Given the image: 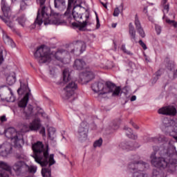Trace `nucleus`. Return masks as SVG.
<instances>
[{"mask_svg":"<svg viewBox=\"0 0 177 177\" xmlns=\"http://www.w3.org/2000/svg\"><path fill=\"white\" fill-rule=\"evenodd\" d=\"M6 136L8 139L13 140L15 146L17 147H21V143H23V135L17 133L16 129L13 127L8 129L6 131Z\"/></svg>","mask_w":177,"mask_h":177,"instance_id":"nucleus-10","label":"nucleus"},{"mask_svg":"<svg viewBox=\"0 0 177 177\" xmlns=\"http://www.w3.org/2000/svg\"><path fill=\"white\" fill-rule=\"evenodd\" d=\"M28 169L30 174H35L37 172V167L34 166H31L30 167L28 168Z\"/></svg>","mask_w":177,"mask_h":177,"instance_id":"nucleus-45","label":"nucleus"},{"mask_svg":"<svg viewBox=\"0 0 177 177\" xmlns=\"http://www.w3.org/2000/svg\"><path fill=\"white\" fill-rule=\"evenodd\" d=\"M174 120H169L168 118H165L162 120V124L165 128H170L172 125Z\"/></svg>","mask_w":177,"mask_h":177,"instance_id":"nucleus-27","label":"nucleus"},{"mask_svg":"<svg viewBox=\"0 0 177 177\" xmlns=\"http://www.w3.org/2000/svg\"><path fill=\"white\" fill-rule=\"evenodd\" d=\"M168 2V0H162V5L163 6V13L165 15V13H168L169 12V4L167 3Z\"/></svg>","mask_w":177,"mask_h":177,"instance_id":"nucleus-31","label":"nucleus"},{"mask_svg":"<svg viewBox=\"0 0 177 177\" xmlns=\"http://www.w3.org/2000/svg\"><path fill=\"white\" fill-rule=\"evenodd\" d=\"M138 44H140V46H142L144 50H146V49H147V46H146V44H145L142 40H139Z\"/></svg>","mask_w":177,"mask_h":177,"instance_id":"nucleus-43","label":"nucleus"},{"mask_svg":"<svg viewBox=\"0 0 177 177\" xmlns=\"http://www.w3.org/2000/svg\"><path fill=\"white\" fill-rule=\"evenodd\" d=\"M149 167V164L143 162L142 161H132L129 163L127 167V171L132 172L133 175L134 172H142L145 168Z\"/></svg>","mask_w":177,"mask_h":177,"instance_id":"nucleus-12","label":"nucleus"},{"mask_svg":"<svg viewBox=\"0 0 177 177\" xmlns=\"http://www.w3.org/2000/svg\"><path fill=\"white\" fill-rule=\"evenodd\" d=\"M155 30L158 35H160V34H161V27L160 26V25H156Z\"/></svg>","mask_w":177,"mask_h":177,"instance_id":"nucleus-44","label":"nucleus"},{"mask_svg":"<svg viewBox=\"0 0 177 177\" xmlns=\"http://www.w3.org/2000/svg\"><path fill=\"white\" fill-rule=\"evenodd\" d=\"M100 2L101 5L105 8V9H107V1L104 0V1H103V0H100Z\"/></svg>","mask_w":177,"mask_h":177,"instance_id":"nucleus-47","label":"nucleus"},{"mask_svg":"<svg viewBox=\"0 0 177 177\" xmlns=\"http://www.w3.org/2000/svg\"><path fill=\"white\" fill-rule=\"evenodd\" d=\"M169 129H171L172 132H174V133H177V123H176V122L174 121L173 123H171V125L170 126Z\"/></svg>","mask_w":177,"mask_h":177,"instance_id":"nucleus-39","label":"nucleus"},{"mask_svg":"<svg viewBox=\"0 0 177 177\" xmlns=\"http://www.w3.org/2000/svg\"><path fill=\"white\" fill-rule=\"evenodd\" d=\"M91 89L95 93H98L100 97H102L103 95H107V93H112V96H118L121 92V88L115 86L111 82H106L105 84L94 83L91 85Z\"/></svg>","mask_w":177,"mask_h":177,"instance_id":"nucleus-3","label":"nucleus"},{"mask_svg":"<svg viewBox=\"0 0 177 177\" xmlns=\"http://www.w3.org/2000/svg\"><path fill=\"white\" fill-rule=\"evenodd\" d=\"M112 128H113V129H114V131H115L116 129H118V128H120V123L113 124Z\"/></svg>","mask_w":177,"mask_h":177,"instance_id":"nucleus-53","label":"nucleus"},{"mask_svg":"<svg viewBox=\"0 0 177 177\" xmlns=\"http://www.w3.org/2000/svg\"><path fill=\"white\" fill-rule=\"evenodd\" d=\"M89 78H90V81L91 80H93L95 78V73H93V72L92 71L89 72Z\"/></svg>","mask_w":177,"mask_h":177,"instance_id":"nucleus-50","label":"nucleus"},{"mask_svg":"<svg viewBox=\"0 0 177 177\" xmlns=\"http://www.w3.org/2000/svg\"><path fill=\"white\" fill-rule=\"evenodd\" d=\"M24 165V161H18L13 165V169L15 172H21V168Z\"/></svg>","mask_w":177,"mask_h":177,"instance_id":"nucleus-25","label":"nucleus"},{"mask_svg":"<svg viewBox=\"0 0 177 177\" xmlns=\"http://www.w3.org/2000/svg\"><path fill=\"white\" fill-rule=\"evenodd\" d=\"M151 5H153V3H151Z\"/></svg>","mask_w":177,"mask_h":177,"instance_id":"nucleus-64","label":"nucleus"},{"mask_svg":"<svg viewBox=\"0 0 177 177\" xmlns=\"http://www.w3.org/2000/svg\"><path fill=\"white\" fill-rule=\"evenodd\" d=\"M0 121L1 122H6V121H8V119L6 118V115H3L1 116Z\"/></svg>","mask_w":177,"mask_h":177,"instance_id":"nucleus-48","label":"nucleus"},{"mask_svg":"<svg viewBox=\"0 0 177 177\" xmlns=\"http://www.w3.org/2000/svg\"><path fill=\"white\" fill-rule=\"evenodd\" d=\"M41 128V120L38 118L34 119L32 122L23 124V130L24 132H30V131H38Z\"/></svg>","mask_w":177,"mask_h":177,"instance_id":"nucleus-14","label":"nucleus"},{"mask_svg":"<svg viewBox=\"0 0 177 177\" xmlns=\"http://www.w3.org/2000/svg\"><path fill=\"white\" fill-rule=\"evenodd\" d=\"M34 108L32 105H28L24 111V117L26 120H30L32 117H34Z\"/></svg>","mask_w":177,"mask_h":177,"instance_id":"nucleus-21","label":"nucleus"},{"mask_svg":"<svg viewBox=\"0 0 177 177\" xmlns=\"http://www.w3.org/2000/svg\"><path fill=\"white\" fill-rule=\"evenodd\" d=\"M166 23H168V24H172L175 23V21L167 19H166Z\"/></svg>","mask_w":177,"mask_h":177,"instance_id":"nucleus-55","label":"nucleus"},{"mask_svg":"<svg viewBox=\"0 0 177 177\" xmlns=\"http://www.w3.org/2000/svg\"><path fill=\"white\" fill-rule=\"evenodd\" d=\"M152 177H164V174L157 169H153L152 172Z\"/></svg>","mask_w":177,"mask_h":177,"instance_id":"nucleus-36","label":"nucleus"},{"mask_svg":"<svg viewBox=\"0 0 177 177\" xmlns=\"http://www.w3.org/2000/svg\"><path fill=\"white\" fill-rule=\"evenodd\" d=\"M3 62V57L0 56V64H2Z\"/></svg>","mask_w":177,"mask_h":177,"instance_id":"nucleus-59","label":"nucleus"},{"mask_svg":"<svg viewBox=\"0 0 177 177\" xmlns=\"http://www.w3.org/2000/svg\"><path fill=\"white\" fill-rule=\"evenodd\" d=\"M72 15L77 22L72 23L73 27L78 28L80 31H85L86 30V26H88V19H89V15L86 16L85 21H82V15L81 13L77 12V8H73L72 12Z\"/></svg>","mask_w":177,"mask_h":177,"instance_id":"nucleus-8","label":"nucleus"},{"mask_svg":"<svg viewBox=\"0 0 177 177\" xmlns=\"http://www.w3.org/2000/svg\"><path fill=\"white\" fill-rule=\"evenodd\" d=\"M7 84L8 85H13L16 82V74L13 73L12 75H10L6 78Z\"/></svg>","mask_w":177,"mask_h":177,"instance_id":"nucleus-26","label":"nucleus"},{"mask_svg":"<svg viewBox=\"0 0 177 177\" xmlns=\"http://www.w3.org/2000/svg\"><path fill=\"white\" fill-rule=\"evenodd\" d=\"M40 133L43 136H45V127H42L40 130Z\"/></svg>","mask_w":177,"mask_h":177,"instance_id":"nucleus-54","label":"nucleus"},{"mask_svg":"<svg viewBox=\"0 0 177 177\" xmlns=\"http://www.w3.org/2000/svg\"><path fill=\"white\" fill-rule=\"evenodd\" d=\"M153 142H168V139L164 137L163 136H160L159 137H154L151 138Z\"/></svg>","mask_w":177,"mask_h":177,"instance_id":"nucleus-33","label":"nucleus"},{"mask_svg":"<svg viewBox=\"0 0 177 177\" xmlns=\"http://www.w3.org/2000/svg\"><path fill=\"white\" fill-rule=\"evenodd\" d=\"M112 27L113 28H115V27H117V24H113Z\"/></svg>","mask_w":177,"mask_h":177,"instance_id":"nucleus-60","label":"nucleus"},{"mask_svg":"<svg viewBox=\"0 0 177 177\" xmlns=\"http://www.w3.org/2000/svg\"><path fill=\"white\" fill-rule=\"evenodd\" d=\"M162 74V71H161V69L158 70L156 73V76L157 77V80H158V77H161Z\"/></svg>","mask_w":177,"mask_h":177,"instance_id":"nucleus-49","label":"nucleus"},{"mask_svg":"<svg viewBox=\"0 0 177 177\" xmlns=\"http://www.w3.org/2000/svg\"><path fill=\"white\" fill-rule=\"evenodd\" d=\"M48 138H50L51 140H53L55 139V133H56V129L53 127H50L48 128Z\"/></svg>","mask_w":177,"mask_h":177,"instance_id":"nucleus-32","label":"nucleus"},{"mask_svg":"<svg viewBox=\"0 0 177 177\" xmlns=\"http://www.w3.org/2000/svg\"><path fill=\"white\" fill-rule=\"evenodd\" d=\"M103 145V139L100 138L99 140H97L93 143V147H100Z\"/></svg>","mask_w":177,"mask_h":177,"instance_id":"nucleus-37","label":"nucleus"},{"mask_svg":"<svg viewBox=\"0 0 177 177\" xmlns=\"http://www.w3.org/2000/svg\"><path fill=\"white\" fill-rule=\"evenodd\" d=\"M82 3V0H76L74 3L73 9H77V8H82V6H81Z\"/></svg>","mask_w":177,"mask_h":177,"instance_id":"nucleus-41","label":"nucleus"},{"mask_svg":"<svg viewBox=\"0 0 177 177\" xmlns=\"http://www.w3.org/2000/svg\"><path fill=\"white\" fill-rule=\"evenodd\" d=\"M131 177H149V176L142 172H134Z\"/></svg>","mask_w":177,"mask_h":177,"instance_id":"nucleus-40","label":"nucleus"},{"mask_svg":"<svg viewBox=\"0 0 177 177\" xmlns=\"http://www.w3.org/2000/svg\"><path fill=\"white\" fill-rule=\"evenodd\" d=\"M93 127L92 129H96V124H93Z\"/></svg>","mask_w":177,"mask_h":177,"instance_id":"nucleus-61","label":"nucleus"},{"mask_svg":"<svg viewBox=\"0 0 177 177\" xmlns=\"http://www.w3.org/2000/svg\"><path fill=\"white\" fill-rule=\"evenodd\" d=\"M135 100H136V95H133L131 97V102H135Z\"/></svg>","mask_w":177,"mask_h":177,"instance_id":"nucleus-57","label":"nucleus"},{"mask_svg":"<svg viewBox=\"0 0 177 177\" xmlns=\"http://www.w3.org/2000/svg\"><path fill=\"white\" fill-rule=\"evenodd\" d=\"M89 133V124L88 122L83 121L80 126L79 127V129L77 131V136L79 138V140L80 142H85L88 139V135Z\"/></svg>","mask_w":177,"mask_h":177,"instance_id":"nucleus-13","label":"nucleus"},{"mask_svg":"<svg viewBox=\"0 0 177 177\" xmlns=\"http://www.w3.org/2000/svg\"><path fill=\"white\" fill-rule=\"evenodd\" d=\"M86 49V44L85 43H80L75 46L74 48L71 50V53L75 55V56H80L81 53L85 52Z\"/></svg>","mask_w":177,"mask_h":177,"instance_id":"nucleus-18","label":"nucleus"},{"mask_svg":"<svg viewBox=\"0 0 177 177\" xmlns=\"http://www.w3.org/2000/svg\"><path fill=\"white\" fill-rule=\"evenodd\" d=\"M21 2H24V0H21Z\"/></svg>","mask_w":177,"mask_h":177,"instance_id":"nucleus-63","label":"nucleus"},{"mask_svg":"<svg viewBox=\"0 0 177 177\" xmlns=\"http://www.w3.org/2000/svg\"><path fill=\"white\" fill-rule=\"evenodd\" d=\"M12 151V145L7 143L0 145V156L7 157Z\"/></svg>","mask_w":177,"mask_h":177,"instance_id":"nucleus-19","label":"nucleus"},{"mask_svg":"<svg viewBox=\"0 0 177 177\" xmlns=\"http://www.w3.org/2000/svg\"><path fill=\"white\" fill-rule=\"evenodd\" d=\"M38 114H41V117H44V118H48L46 113H45L44 111H39L38 112Z\"/></svg>","mask_w":177,"mask_h":177,"instance_id":"nucleus-51","label":"nucleus"},{"mask_svg":"<svg viewBox=\"0 0 177 177\" xmlns=\"http://www.w3.org/2000/svg\"><path fill=\"white\" fill-rule=\"evenodd\" d=\"M32 150L33 151L32 157L35 162L43 167L41 169L42 176L50 177L52 175L50 167L55 164L56 161H55V155L53 153L49 155V145L46 144V145H44L42 142L37 141L32 144Z\"/></svg>","mask_w":177,"mask_h":177,"instance_id":"nucleus-2","label":"nucleus"},{"mask_svg":"<svg viewBox=\"0 0 177 177\" xmlns=\"http://www.w3.org/2000/svg\"><path fill=\"white\" fill-rule=\"evenodd\" d=\"M1 10L4 17L0 15V19L6 23L8 27L12 31H15V24L9 21L10 16H12V10H10V7L6 4V1L3 0L1 1Z\"/></svg>","mask_w":177,"mask_h":177,"instance_id":"nucleus-9","label":"nucleus"},{"mask_svg":"<svg viewBox=\"0 0 177 177\" xmlns=\"http://www.w3.org/2000/svg\"><path fill=\"white\" fill-rule=\"evenodd\" d=\"M124 130L126 131V135L128 138L130 139H138V136L133 134L132 133V129L128 127H124Z\"/></svg>","mask_w":177,"mask_h":177,"instance_id":"nucleus-24","label":"nucleus"},{"mask_svg":"<svg viewBox=\"0 0 177 177\" xmlns=\"http://www.w3.org/2000/svg\"><path fill=\"white\" fill-rule=\"evenodd\" d=\"M91 37H93V38H95L96 36H95V35H91Z\"/></svg>","mask_w":177,"mask_h":177,"instance_id":"nucleus-62","label":"nucleus"},{"mask_svg":"<svg viewBox=\"0 0 177 177\" xmlns=\"http://www.w3.org/2000/svg\"><path fill=\"white\" fill-rule=\"evenodd\" d=\"M134 24L137 30V32H138L139 35H140L142 38H145V37H146V34L145 33V30H143V28L142 27V24H140V21L139 20L138 15H136L135 17Z\"/></svg>","mask_w":177,"mask_h":177,"instance_id":"nucleus-20","label":"nucleus"},{"mask_svg":"<svg viewBox=\"0 0 177 177\" xmlns=\"http://www.w3.org/2000/svg\"><path fill=\"white\" fill-rule=\"evenodd\" d=\"M176 108L174 106H164L158 110V113L163 115H176Z\"/></svg>","mask_w":177,"mask_h":177,"instance_id":"nucleus-15","label":"nucleus"},{"mask_svg":"<svg viewBox=\"0 0 177 177\" xmlns=\"http://www.w3.org/2000/svg\"><path fill=\"white\" fill-rule=\"evenodd\" d=\"M34 56L35 59H39V64H44V63H49V62L52 60L50 50L44 46L37 47L36 51L34 53Z\"/></svg>","mask_w":177,"mask_h":177,"instance_id":"nucleus-7","label":"nucleus"},{"mask_svg":"<svg viewBox=\"0 0 177 177\" xmlns=\"http://www.w3.org/2000/svg\"><path fill=\"white\" fill-rule=\"evenodd\" d=\"M63 52H64V50L60 49L55 53L54 56L57 60H62V55H63Z\"/></svg>","mask_w":177,"mask_h":177,"instance_id":"nucleus-34","label":"nucleus"},{"mask_svg":"<svg viewBox=\"0 0 177 177\" xmlns=\"http://www.w3.org/2000/svg\"><path fill=\"white\" fill-rule=\"evenodd\" d=\"M3 39L4 41V43L6 44L7 45H10L13 42V40L10 39L6 34L3 35Z\"/></svg>","mask_w":177,"mask_h":177,"instance_id":"nucleus-35","label":"nucleus"},{"mask_svg":"<svg viewBox=\"0 0 177 177\" xmlns=\"http://www.w3.org/2000/svg\"><path fill=\"white\" fill-rule=\"evenodd\" d=\"M63 80L62 82H58L57 85H62V84H67L69 82L68 85L64 88L65 91V100H68L74 95V91L78 88V86L75 82H71V76L70 75V72H68V69L66 68L63 71Z\"/></svg>","mask_w":177,"mask_h":177,"instance_id":"nucleus-5","label":"nucleus"},{"mask_svg":"<svg viewBox=\"0 0 177 177\" xmlns=\"http://www.w3.org/2000/svg\"><path fill=\"white\" fill-rule=\"evenodd\" d=\"M21 87L17 90V93L20 95V92L23 91V92H27L24 97L18 102V106L21 109H26L27 107V104L28 103V100L30 99V96H31V90L28 88V86L26 84H23L21 82H20Z\"/></svg>","mask_w":177,"mask_h":177,"instance_id":"nucleus-11","label":"nucleus"},{"mask_svg":"<svg viewBox=\"0 0 177 177\" xmlns=\"http://www.w3.org/2000/svg\"><path fill=\"white\" fill-rule=\"evenodd\" d=\"M16 20L21 27H24V26H26V15H22L18 17Z\"/></svg>","mask_w":177,"mask_h":177,"instance_id":"nucleus-29","label":"nucleus"},{"mask_svg":"<svg viewBox=\"0 0 177 177\" xmlns=\"http://www.w3.org/2000/svg\"><path fill=\"white\" fill-rule=\"evenodd\" d=\"M121 50H122V52H124V53H126L127 55H130L131 56L133 55L132 53H131V51L127 50V48L125 47V44L122 45Z\"/></svg>","mask_w":177,"mask_h":177,"instance_id":"nucleus-42","label":"nucleus"},{"mask_svg":"<svg viewBox=\"0 0 177 177\" xmlns=\"http://www.w3.org/2000/svg\"><path fill=\"white\" fill-rule=\"evenodd\" d=\"M148 19L149 20V21H151V22L154 21V19L149 15H148Z\"/></svg>","mask_w":177,"mask_h":177,"instance_id":"nucleus-58","label":"nucleus"},{"mask_svg":"<svg viewBox=\"0 0 177 177\" xmlns=\"http://www.w3.org/2000/svg\"><path fill=\"white\" fill-rule=\"evenodd\" d=\"M73 67L75 70H84L80 73V77L83 84H88L89 82V68L86 66V62L82 59H77L74 62Z\"/></svg>","mask_w":177,"mask_h":177,"instance_id":"nucleus-6","label":"nucleus"},{"mask_svg":"<svg viewBox=\"0 0 177 177\" xmlns=\"http://www.w3.org/2000/svg\"><path fill=\"white\" fill-rule=\"evenodd\" d=\"M153 152L151 154V164L159 168L165 169L169 174L176 172L177 151L176 147H168L167 143L162 147H153Z\"/></svg>","mask_w":177,"mask_h":177,"instance_id":"nucleus-1","label":"nucleus"},{"mask_svg":"<svg viewBox=\"0 0 177 177\" xmlns=\"http://www.w3.org/2000/svg\"><path fill=\"white\" fill-rule=\"evenodd\" d=\"M129 34L130 35L131 41L135 42L136 41V30L132 23L129 24Z\"/></svg>","mask_w":177,"mask_h":177,"instance_id":"nucleus-22","label":"nucleus"},{"mask_svg":"<svg viewBox=\"0 0 177 177\" xmlns=\"http://www.w3.org/2000/svg\"><path fill=\"white\" fill-rule=\"evenodd\" d=\"M96 21H97V24H96V30L100 28V21L99 20V17L97 16V14H96Z\"/></svg>","mask_w":177,"mask_h":177,"instance_id":"nucleus-46","label":"nucleus"},{"mask_svg":"<svg viewBox=\"0 0 177 177\" xmlns=\"http://www.w3.org/2000/svg\"><path fill=\"white\" fill-rule=\"evenodd\" d=\"M130 124L135 128L136 129H139V126L135 124L132 120L130 121Z\"/></svg>","mask_w":177,"mask_h":177,"instance_id":"nucleus-52","label":"nucleus"},{"mask_svg":"<svg viewBox=\"0 0 177 177\" xmlns=\"http://www.w3.org/2000/svg\"><path fill=\"white\" fill-rule=\"evenodd\" d=\"M143 12L147 15V16H149V13H148V11H147V7H145L144 9H143Z\"/></svg>","mask_w":177,"mask_h":177,"instance_id":"nucleus-56","label":"nucleus"},{"mask_svg":"<svg viewBox=\"0 0 177 177\" xmlns=\"http://www.w3.org/2000/svg\"><path fill=\"white\" fill-rule=\"evenodd\" d=\"M120 9L121 11H120ZM124 10V3H121L119 7H116L113 12V16L115 17H118L120 12H122Z\"/></svg>","mask_w":177,"mask_h":177,"instance_id":"nucleus-30","label":"nucleus"},{"mask_svg":"<svg viewBox=\"0 0 177 177\" xmlns=\"http://www.w3.org/2000/svg\"><path fill=\"white\" fill-rule=\"evenodd\" d=\"M45 2H46V0H39L41 10V12L39 10H38L37 18L35 21L34 25L32 26V28H35L36 24L41 26L43 21L45 26L52 24V20H50V17H54V19H57V17H59V13L55 12V11L53 10H50V15H48V13L46 12L48 9H46V7L44 6L45 5Z\"/></svg>","mask_w":177,"mask_h":177,"instance_id":"nucleus-4","label":"nucleus"},{"mask_svg":"<svg viewBox=\"0 0 177 177\" xmlns=\"http://www.w3.org/2000/svg\"><path fill=\"white\" fill-rule=\"evenodd\" d=\"M121 149L123 150H127V151H130L132 150H136L138 149L139 144L136 142H121L119 145Z\"/></svg>","mask_w":177,"mask_h":177,"instance_id":"nucleus-16","label":"nucleus"},{"mask_svg":"<svg viewBox=\"0 0 177 177\" xmlns=\"http://www.w3.org/2000/svg\"><path fill=\"white\" fill-rule=\"evenodd\" d=\"M54 6L57 9H66V0H54Z\"/></svg>","mask_w":177,"mask_h":177,"instance_id":"nucleus-23","label":"nucleus"},{"mask_svg":"<svg viewBox=\"0 0 177 177\" xmlns=\"http://www.w3.org/2000/svg\"><path fill=\"white\" fill-rule=\"evenodd\" d=\"M167 70L172 71V70L175 68V62L173 61L169 62L167 65Z\"/></svg>","mask_w":177,"mask_h":177,"instance_id":"nucleus-38","label":"nucleus"},{"mask_svg":"<svg viewBox=\"0 0 177 177\" xmlns=\"http://www.w3.org/2000/svg\"><path fill=\"white\" fill-rule=\"evenodd\" d=\"M73 3H74V0L68 1V8L64 13V16H70V13H71V8H73Z\"/></svg>","mask_w":177,"mask_h":177,"instance_id":"nucleus-28","label":"nucleus"},{"mask_svg":"<svg viewBox=\"0 0 177 177\" xmlns=\"http://www.w3.org/2000/svg\"><path fill=\"white\" fill-rule=\"evenodd\" d=\"M0 177H9L12 167L3 162H0Z\"/></svg>","mask_w":177,"mask_h":177,"instance_id":"nucleus-17","label":"nucleus"}]
</instances>
